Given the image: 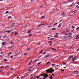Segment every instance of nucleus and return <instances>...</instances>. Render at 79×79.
Wrapping results in <instances>:
<instances>
[{
  "instance_id": "obj_58",
  "label": "nucleus",
  "mask_w": 79,
  "mask_h": 79,
  "mask_svg": "<svg viewBox=\"0 0 79 79\" xmlns=\"http://www.w3.org/2000/svg\"><path fill=\"white\" fill-rule=\"evenodd\" d=\"M74 11H72V12H71V13H74Z\"/></svg>"
},
{
  "instance_id": "obj_28",
  "label": "nucleus",
  "mask_w": 79,
  "mask_h": 79,
  "mask_svg": "<svg viewBox=\"0 0 79 79\" xmlns=\"http://www.w3.org/2000/svg\"><path fill=\"white\" fill-rule=\"evenodd\" d=\"M42 52H43V50H41V51L40 52V53H42Z\"/></svg>"
},
{
  "instance_id": "obj_23",
  "label": "nucleus",
  "mask_w": 79,
  "mask_h": 79,
  "mask_svg": "<svg viewBox=\"0 0 79 79\" xmlns=\"http://www.w3.org/2000/svg\"><path fill=\"white\" fill-rule=\"evenodd\" d=\"M4 61H7V60L5 59H4Z\"/></svg>"
},
{
  "instance_id": "obj_55",
  "label": "nucleus",
  "mask_w": 79,
  "mask_h": 79,
  "mask_svg": "<svg viewBox=\"0 0 79 79\" xmlns=\"http://www.w3.org/2000/svg\"><path fill=\"white\" fill-rule=\"evenodd\" d=\"M33 75H34V74H32V75H30V77L32 76H33Z\"/></svg>"
},
{
  "instance_id": "obj_40",
  "label": "nucleus",
  "mask_w": 79,
  "mask_h": 79,
  "mask_svg": "<svg viewBox=\"0 0 79 79\" xmlns=\"http://www.w3.org/2000/svg\"><path fill=\"white\" fill-rule=\"evenodd\" d=\"M50 40H54V39H53V38H51Z\"/></svg>"
},
{
  "instance_id": "obj_63",
  "label": "nucleus",
  "mask_w": 79,
  "mask_h": 79,
  "mask_svg": "<svg viewBox=\"0 0 79 79\" xmlns=\"http://www.w3.org/2000/svg\"><path fill=\"white\" fill-rule=\"evenodd\" d=\"M1 54H3V52H1Z\"/></svg>"
},
{
  "instance_id": "obj_21",
  "label": "nucleus",
  "mask_w": 79,
  "mask_h": 79,
  "mask_svg": "<svg viewBox=\"0 0 79 79\" xmlns=\"http://www.w3.org/2000/svg\"><path fill=\"white\" fill-rule=\"evenodd\" d=\"M44 76V74H42L40 75V76Z\"/></svg>"
},
{
  "instance_id": "obj_19",
  "label": "nucleus",
  "mask_w": 79,
  "mask_h": 79,
  "mask_svg": "<svg viewBox=\"0 0 79 79\" xmlns=\"http://www.w3.org/2000/svg\"><path fill=\"white\" fill-rule=\"evenodd\" d=\"M40 63H41V62H40L38 63L37 64L38 65H39V64H40Z\"/></svg>"
},
{
  "instance_id": "obj_51",
  "label": "nucleus",
  "mask_w": 79,
  "mask_h": 79,
  "mask_svg": "<svg viewBox=\"0 0 79 79\" xmlns=\"http://www.w3.org/2000/svg\"><path fill=\"white\" fill-rule=\"evenodd\" d=\"M28 71H32V70H28Z\"/></svg>"
},
{
  "instance_id": "obj_49",
  "label": "nucleus",
  "mask_w": 79,
  "mask_h": 79,
  "mask_svg": "<svg viewBox=\"0 0 79 79\" xmlns=\"http://www.w3.org/2000/svg\"><path fill=\"white\" fill-rule=\"evenodd\" d=\"M79 74V73H75L74 74Z\"/></svg>"
},
{
  "instance_id": "obj_38",
  "label": "nucleus",
  "mask_w": 79,
  "mask_h": 79,
  "mask_svg": "<svg viewBox=\"0 0 79 79\" xmlns=\"http://www.w3.org/2000/svg\"><path fill=\"white\" fill-rule=\"evenodd\" d=\"M76 76H77V77H79V75H77Z\"/></svg>"
},
{
  "instance_id": "obj_46",
  "label": "nucleus",
  "mask_w": 79,
  "mask_h": 79,
  "mask_svg": "<svg viewBox=\"0 0 79 79\" xmlns=\"http://www.w3.org/2000/svg\"><path fill=\"white\" fill-rule=\"evenodd\" d=\"M58 24V23H56L54 25H56V24Z\"/></svg>"
},
{
  "instance_id": "obj_32",
  "label": "nucleus",
  "mask_w": 79,
  "mask_h": 79,
  "mask_svg": "<svg viewBox=\"0 0 79 79\" xmlns=\"http://www.w3.org/2000/svg\"><path fill=\"white\" fill-rule=\"evenodd\" d=\"M13 47H14V46H13L12 47H10V48H11Z\"/></svg>"
},
{
  "instance_id": "obj_16",
  "label": "nucleus",
  "mask_w": 79,
  "mask_h": 79,
  "mask_svg": "<svg viewBox=\"0 0 79 79\" xmlns=\"http://www.w3.org/2000/svg\"><path fill=\"white\" fill-rule=\"evenodd\" d=\"M61 24H59V25H58L59 27H61Z\"/></svg>"
},
{
  "instance_id": "obj_30",
  "label": "nucleus",
  "mask_w": 79,
  "mask_h": 79,
  "mask_svg": "<svg viewBox=\"0 0 79 79\" xmlns=\"http://www.w3.org/2000/svg\"><path fill=\"white\" fill-rule=\"evenodd\" d=\"M27 52H26V53H25L24 54V55H27Z\"/></svg>"
},
{
  "instance_id": "obj_60",
  "label": "nucleus",
  "mask_w": 79,
  "mask_h": 79,
  "mask_svg": "<svg viewBox=\"0 0 79 79\" xmlns=\"http://www.w3.org/2000/svg\"><path fill=\"white\" fill-rule=\"evenodd\" d=\"M54 65H55V64H52V66H54Z\"/></svg>"
},
{
  "instance_id": "obj_10",
  "label": "nucleus",
  "mask_w": 79,
  "mask_h": 79,
  "mask_svg": "<svg viewBox=\"0 0 79 79\" xmlns=\"http://www.w3.org/2000/svg\"><path fill=\"white\" fill-rule=\"evenodd\" d=\"M39 58H38V59H36L34 61L33 63H34V62H35V61H37V60H38V59H39Z\"/></svg>"
},
{
  "instance_id": "obj_4",
  "label": "nucleus",
  "mask_w": 79,
  "mask_h": 79,
  "mask_svg": "<svg viewBox=\"0 0 79 79\" xmlns=\"http://www.w3.org/2000/svg\"><path fill=\"white\" fill-rule=\"evenodd\" d=\"M73 57V56H69L68 59V60H69V59H71V58H72Z\"/></svg>"
},
{
  "instance_id": "obj_2",
  "label": "nucleus",
  "mask_w": 79,
  "mask_h": 79,
  "mask_svg": "<svg viewBox=\"0 0 79 79\" xmlns=\"http://www.w3.org/2000/svg\"><path fill=\"white\" fill-rule=\"evenodd\" d=\"M48 77V75H47V74H45L44 76V77Z\"/></svg>"
},
{
  "instance_id": "obj_52",
  "label": "nucleus",
  "mask_w": 79,
  "mask_h": 79,
  "mask_svg": "<svg viewBox=\"0 0 79 79\" xmlns=\"http://www.w3.org/2000/svg\"><path fill=\"white\" fill-rule=\"evenodd\" d=\"M66 64V63H63V64L64 65H65V64Z\"/></svg>"
},
{
  "instance_id": "obj_39",
  "label": "nucleus",
  "mask_w": 79,
  "mask_h": 79,
  "mask_svg": "<svg viewBox=\"0 0 79 79\" xmlns=\"http://www.w3.org/2000/svg\"><path fill=\"white\" fill-rule=\"evenodd\" d=\"M52 42V41H49L48 43H50V42Z\"/></svg>"
},
{
  "instance_id": "obj_3",
  "label": "nucleus",
  "mask_w": 79,
  "mask_h": 79,
  "mask_svg": "<svg viewBox=\"0 0 79 79\" xmlns=\"http://www.w3.org/2000/svg\"><path fill=\"white\" fill-rule=\"evenodd\" d=\"M72 60L73 61H74L75 60H76V57H73L72 58Z\"/></svg>"
},
{
  "instance_id": "obj_6",
  "label": "nucleus",
  "mask_w": 79,
  "mask_h": 79,
  "mask_svg": "<svg viewBox=\"0 0 79 79\" xmlns=\"http://www.w3.org/2000/svg\"><path fill=\"white\" fill-rule=\"evenodd\" d=\"M73 6V4H72V5L69 6V8H70L71 7H72V6Z\"/></svg>"
},
{
  "instance_id": "obj_62",
  "label": "nucleus",
  "mask_w": 79,
  "mask_h": 79,
  "mask_svg": "<svg viewBox=\"0 0 79 79\" xmlns=\"http://www.w3.org/2000/svg\"><path fill=\"white\" fill-rule=\"evenodd\" d=\"M77 4L78 5H79V2H78Z\"/></svg>"
},
{
  "instance_id": "obj_43",
  "label": "nucleus",
  "mask_w": 79,
  "mask_h": 79,
  "mask_svg": "<svg viewBox=\"0 0 79 79\" xmlns=\"http://www.w3.org/2000/svg\"><path fill=\"white\" fill-rule=\"evenodd\" d=\"M31 64V62H30L28 65H30Z\"/></svg>"
},
{
  "instance_id": "obj_12",
  "label": "nucleus",
  "mask_w": 79,
  "mask_h": 79,
  "mask_svg": "<svg viewBox=\"0 0 79 79\" xmlns=\"http://www.w3.org/2000/svg\"><path fill=\"white\" fill-rule=\"evenodd\" d=\"M15 35H19V34L16 33V32H15Z\"/></svg>"
},
{
  "instance_id": "obj_14",
  "label": "nucleus",
  "mask_w": 79,
  "mask_h": 79,
  "mask_svg": "<svg viewBox=\"0 0 79 79\" xmlns=\"http://www.w3.org/2000/svg\"><path fill=\"white\" fill-rule=\"evenodd\" d=\"M34 68V67H31L29 69H32V68Z\"/></svg>"
},
{
  "instance_id": "obj_25",
  "label": "nucleus",
  "mask_w": 79,
  "mask_h": 79,
  "mask_svg": "<svg viewBox=\"0 0 79 79\" xmlns=\"http://www.w3.org/2000/svg\"><path fill=\"white\" fill-rule=\"evenodd\" d=\"M75 27L74 26H73L72 27V28L73 29H74V28Z\"/></svg>"
},
{
  "instance_id": "obj_59",
  "label": "nucleus",
  "mask_w": 79,
  "mask_h": 79,
  "mask_svg": "<svg viewBox=\"0 0 79 79\" xmlns=\"http://www.w3.org/2000/svg\"><path fill=\"white\" fill-rule=\"evenodd\" d=\"M10 69L11 70L12 69H13V68H11V69Z\"/></svg>"
},
{
  "instance_id": "obj_5",
  "label": "nucleus",
  "mask_w": 79,
  "mask_h": 79,
  "mask_svg": "<svg viewBox=\"0 0 79 79\" xmlns=\"http://www.w3.org/2000/svg\"><path fill=\"white\" fill-rule=\"evenodd\" d=\"M45 18V16H43L40 19H44V18Z\"/></svg>"
},
{
  "instance_id": "obj_33",
  "label": "nucleus",
  "mask_w": 79,
  "mask_h": 79,
  "mask_svg": "<svg viewBox=\"0 0 79 79\" xmlns=\"http://www.w3.org/2000/svg\"><path fill=\"white\" fill-rule=\"evenodd\" d=\"M64 15V12L63 13L61 14V15L62 16H63V15Z\"/></svg>"
},
{
  "instance_id": "obj_57",
  "label": "nucleus",
  "mask_w": 79,
  "mask_h": 79,
  "mask_svg": "<svg viewBox=\"0 0 79 79\" xmlns=\"http://www.w3.org/2000/svg\"><path fill=\"white\" fill-rule=\"evenodd\" d=\"M41 26V25H39L38 26V27H40Z\"/></svg>"
},
{
  "instance_id": "obj_50",
  "label": "nucleus",
  "mask_w": 79,
  "mask_h": 79,
  "mask_svg": "<svg viewBox=\"0 0 79 79\" xmlns=\"http://www.w3.org/2000/svg\"><path fill=\"white\" fill-rule=\"evenodd\" d=\"M38 45H40V43H39L38 44Z\"/></svg>"
},
{
  "instance_id": "obj_7",
  "label": "nucleus",
  "mask_w": 79,
  "mask_h": 79,
  "mask_svg": "<svg viewBox=\"0 0 79 79\" xmlns=\"http://www.w3.org/2000/svg\"><path fill=\"white\" fill-rule=\"evenodd\" d=\"M70 37V38H71L72 37V36H71V35H69L67 37V38H68L69 37Z\"/></svg>"
},
{
  "instance_id": "obj_8",
  "label": "nucleus",
  "mask_w": 79,
  "mask_h": 79,
  "mask_svg": "<svg viewBox=\"0 0 79 79\" xmlns=\"http://www.w3.org/2000/svg\"><path fill=\"white\" fill-rule=\"evenodd\" d=\"M11 53H12V52H9L8 54V56H10V55H11Z\"/></svg>"
},
{
  "instance_id": "obj_13",
  "label": "nucleus",
  "mask_w": 79,
  "mask_h": 79,
  "mask_svg": "<svg viewBox=\"0 0 79 79\" xmlns=\"http://www.w3.org/2000/svg\"><path fill=\"white\" fill-rule=\"evenodd\" d=\"M11 31L10 30H9V31L8 32V34H10V32H11Z\"/></svg>"
},
{
  "instance_id": "obj_37",
  "label": "nucleus",
  "mask_w": 79,
  "mask_h": 79,
  "mask_svg": "<svg viewBox=\"0 0 79 79\" xmlns=\"http://www.w3.org/2000/svg\"><path fill=\"white\" fill-rule=\"evenodd\" d=\"M79 39V37H78V38H76L75 39Z\"/></svg>"
},
{
  "instance_id": "obj_56",
  "label": "nucleus",
  "mask_w": 79,
  "mask_h": 79,
  "mask_svg": "<svg viewBox=\"0 0 79 79\" xmlns=\"http://www.w3.org/2000/svg\"><path fill=\"white\" fill-rule=\"evenodd\" d=\"M78 36H79V35H78L77 36H76V37H78Z\"/></svg>"
},
{
  "instance_id": "obj_20",
  "label": "nucleus",
  "mask_w": 79,
  "mask_h": 79,
  "mask_svg": "<svg viewBox=\"0 0 79 79\" xmlns=\"http://www.w3.org/2000/svg\"><path fill=\"white\" fill-rule=\"evenodd\" d=\"M66 33V32H65V31H63V32H62V34H64V33Z\"/></svg>"
},
{
  "instance_id": "obj_26",
  "label": "nucleus",
  "mask_w": 79,
  "mask_h": 79,
  "mask_svg": "<svg viewBox=\"0 0 79 79\" xmlns=\"http://www.w3.org/2000/svg\"><path fill=\"white\" fill-rule=\"evenodd\" d=\"M58 37V35H56L54 36V37Z\"/></svg>"
},
{
  "instance_id": "obj_17",
  "label": "nucleus",
  "mask_w": 79,
  "mask_h": 79,
  "mask_svg": "<svg viewBox=\"0 0 79 79\" xmlns=\"http://www.w3.org/2000/svg\"><path fill=\"white\" fill-rule=\"evenodd\" d=\"M5 68V66L0 67V68Z\"/></svg>"
},
{
  "instance_id": "obj_41",
  "label": "nucleus",
  "mask_w": 79,
  "mask_h": 79,
  "mask_svg": "<svg viewBox=\"0 0 79 79\" xmlns=\"http://www.w3.org/2000/svg\"><path fill=\"white\" fill-rule=\"evenodd\" d=\"M40 57H42V55H41V56H39V58H40Z\"/></svg>"
},
{
  "instance_id": "obj_42",
  "label": "nucleus",
  "mask_w": 79,
  "mask_h": 79,
  "mask_svg": "<svg viewBox=\"0 0 79 79\" xmlns=\"http://www.w3.org/2000/svg\"><path fill=\"white\" fill-rule=\"evenodd\" d=\"M9 13V12L8 11H6V13Z\"/></svg>"
},
{
  "instance_id": "obj_24",
  "label": "nucleus",
  "mask_w": 79,
  "mask_h": 79,
  "mask_svg": "<svg viewBox=\"0 0 79 79\" xmlns=\"http://www.w3.org/2000/svg\"><path fill=\"white\" fill-rule=\"evenodd\" d=\"M11 18V16H10L8 17V19H10Z\"/></svg>"
},
{
  "instance_id": "obj_36",
  "label": "nucleus",
  "mask_w": 79,
  "mask_h": 79,
  "mask_svg": "<svg viewBox=\"0 0 79 79\" xmlns=\"http://www.w3.org/2000/svg\"><path fill=\"white\" fill-rule=\"evenodd\" d=\"M64 71V70L63 69V70H60V71Z\"/></svg>"
},
{
  "instance_id": "obj_18",
  "label": "nucleus",
  "mask_w": 79,
  "mask_h": 79,
  "mask_svg": "<svg viewBox=\"0 0 79 79\" xmlns=\"http://www.w3.org/2000/svg\"><path fill=\"white\" fill-rule=\"evenodd\" d=\"M9 66H10V65H7L5 67V68H7V67H9Z\"/></svg>"
},
{
  "instance_id": "obj_27",
  "label": "nucleus",
  "mask_w": 79,
  "mask_h": 79,
  "mask_svg": "<svg viewBox=\"0 0 79 79\" xmlns=\"http://www.w3.org/2000/svg\"><path fill=\"white\" fill-rule=\"evenodd\" d=\"M31 35H32V34L29 35H28V37H30V36H31Z\"/></svg>"
},
{
  "instance_id": "obj_53",
  "label": "nucleus",
  "mask_w": 79,
  "mask_h": 79,
  "mask_svg": "<svg viewBox=\"0 0 79 79\" xmlns=\"http://www.w3.org/2000/svg\"><path fill=\"white\" fill-rule=\"evenodd\" d=\"M46 53H47V52H44L43 53V54H45Z\"/></svg>"
},
{
  "instance_id": "obj_44",
  "label": "nucleus",
  "mask_w": 79,
  "mask_h": 79,
  "mask_svg": "<svg viewBox=\"0 0 79 79\" xmlns=\"http://www.w3.org/2000/svg\"><path fill=\"white\" fill-rule=\"evenodd\" d=\"M24 77V76H23L20 77L21 79H22V78H23Z\"/></svg>"
},
{
  "instance_id": "obj_15",
  "label": "nucleus",
  "mask_w": 79,
  "mask_h": 79,
  "mask_svg": "<svg viewBox=\"0 0 79 79\" xmlns=\"http://www.w3.org/2000/svg\"><path fill=\"white\" fill-rule=\"evenodd\" d=\"M56 29V28H54L52 29V31H54L55 29Z\"/></svg>"
},
{
  "instance_id": "obj_22",
  "label": "nucleus",
  "mask_w": 79,
  "mask_h": 79,
  "mask_svg": "<svg viewBox=\"0 0 79 79\" xmlns=\"http://www.w3.org/2000/svg\"><path fill=\"white\" fill-rule=\"evenodd\" d=\"M49 63H50V62H48L46 64V65H47V64H49Z\"/></svg>"
},
{
  "instance_id": "obj_11",
  "label": "nucleus",
  "mask_w": 79,
  "mask_h": 79,
  "mask_svg": "<svg viewBox=\"0 0 79 79\" xmlns=\"http://www.w3.org/2000/svg\"><path fill=\"white\" fill-rule=\"evenodd\" d=\"M31 31H30V30L28 31L27 32V34H29V33H31Z\"/></svg>"
},
{
  "instance_id": "obj_29",
  "label": "nucleus",
  "mask_w": 79,
  "mask_h": 79,
  "mask_svg": "<svg viewBox=\"0 0 79 79\" xmlns=\"http://www.w3.org/2000/svg\"><path fill=\"white\" fill-rule=\"evenodd\" d=\"M77 72H78V71L77 70V71H76L74 72V73H76Z\"/></svg>"
},
{
  "instance_id": "obj_34",
  "label": "nucleus",
  "mask_w": 79,
  "mask_h": 79,
  "mask_svg": "<svg viewBox=\"0 0 79 79\" xmlns=\"http://www.w3.org/2000/svg\"><path fill=\"white\" fill-rule=\"evenodd\" d=\"M49 78L51 79H52L53 78V77H49Z\"/></svg>"
},
{
  "instance_id": "obj_54",
  "label": "nucleus",
  "mask_w": 79,
  "mask_h": 79,
  "mask_svg": "<svg viewBox=\"0 0 79 79\" xmlns=\"http://www.w3.org/2000/svg\"><path fill=\"white\" fill-rule=\"evenodd\" d=\"M79 29V27H78L76 29V30H77V29Z\"/></svg>"
},
{
  "instance_id": "obj_61",
  "label": "nucleus",
  "mask_w": 79,
  "mask_h": 79,
  "mask_svg": "<svg viewBox=\"0 0 79 79\" xmlns=\"http://www.w3.org/2000/svg\"><path fill=\"white\" fill-rule=\"evenodd\" d=\"M50 37H49L47 38V39H50Z\"/></svg>"
},
{
  "instance_id": "obj_35",
  "label": "nucleus",
  "mask_w": 79,
  "mask_h": 79,
  "mask_svg": "<svg viewBox=\"0 0 79 79\" xmlns=\"http://www.w3.org/2000/svg\"><path fill=\"white\" fill-rule=\"evenodd\" d=\"M52 50H56V49L53 48H52Z\"/></svg>"
},
{
  "instance_id": "obj_64",
  "label": "nucleus",
  "mask_w": 79,
  "mask_h": 79,
  "mask_svg": "<svg viewBox=\"0 0 79 79\" xmlns=\"http://www.w3.org/2000/svg\"><path fill=\"white\" fill-rule=\"evenodd\" d=\"M77 51H79V48L77 49Z\"/></svg>"
},
{
  "instance_id": "obj_1",
  "label": "nucleus",
  "mask_w": 79,
  "mask_h": 79,
  "mask_svg": "<svg viewBox=\"0 0 79 79\" xmlns=\"http://www.w3.org/2000/svg\"><path fill=\"white\" fill-rule=\"evenodd\" d=\"M46 72H48V73H52L54 72V69H52V68H50L49 69L46 70Z\"/></svg>"
},
{
  "instance_id": "obj_45",
  "label": "nucleus",
  "mask_w": 79,
  "mask_h": 79,
  "mask_svg": "<svg viewBox=\"0 0 79 79\" xmlns=\"http://www.w3.org/2000/svg\"><path fill=\"white\" fill-rule=\"evenodd\" d=\"M27 26H23V27H26Z\"/></svg>"
},
{
  "instance_id": "obj_47",
  "label": "nucleus",
  "mask_w": 79,
  "mask_h": 79,
  "mask_svg": "<svg viewBox=\"0 0 79 79\" xmlns=\"http://www.w3.org/2000/svg\"><path fill=\"white\" fill-rule=\"evenodd\" d=\"M58 35V33H56L55 34V35Z\"/></svg>"
},
{
  "instance_id": "obj_48",
  "label": "nucleus",
  "mask_w": 79,
  "mask_h": 79,
  "mask_svg": "<svg viewBox=\"0 0 79 79\" xmlns=\"http://www.w3.org/2000/svg\"><path fill=\"white\" fill-rule=\"evenodd\" d=\"M0 57H1V58H3V57L2 56H1V55H0Z\"/></svg>"
},
{
  "instance_id": "obj_31",
  "label": "nucleus",
  "mask_w": 79,
  "mask_h": 79,
  "mask_svg": "<svg viewBox=\"0 0 79 79\" xmlns=\"http://www.w3.org/2000/svg\"><path fill=\"white\" fill-rule=\"evenodd\" d=\"M13 56H10V58H13Z\"/></svg>"
},
{
  "instance_id": "obj_9",
  "label": "nucleus",
  "mask_w": 79,
  "mask_h": 79,
  "mask_svg": "<svg viewBox=\"0 0 79 79\" xmlns=\"http://www.w3.org/2000/svg\"><path fill=\"white\" fill-rule=\"evenodd\" d=\"M5 44H6V43H5V42H3L2 43V45H5Z\"/></svg>"
}]
</instances>
